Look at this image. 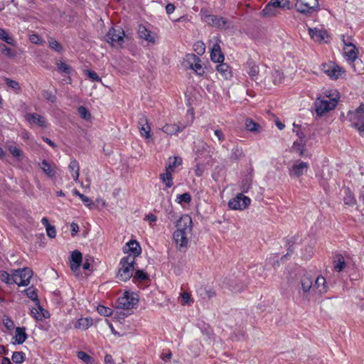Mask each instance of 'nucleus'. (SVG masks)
I'll use <instances>...</instances> for the list:
<instances>
[{
  "label": "nucleus",
  "instance_id": "13d9d810",
  "mask_svg": "<svg viewBox=\"0 0 364 364\" xmlns=\"http://www.w3.org/2000/svg\"><path fill=\"white\" fill-rule=\"evenodd\" d=\"M78 113L80 117L83 119L88 120L91 118V114L87 110V109L84 106H80L78 107Z\"/></svg>",
  "mask_w": 364,
  "mask_h": 364
},
{
  "label": "nucleus",
  "instance_id": "ddd939ff",
  "mask_svg": "<svg viewBox=\"0 0 364 364\" xmlns=\"http://www.w3.org/2000/svg\"><path fill=\"white\" fill-rule=\"evenodd\" d=\"M204 21L210 26L219 29H226L229 28L227 18L213 14H206L204 16Z\"/></svg>",
  "mask_w": 364,
  "mask_h": 364
},
{
  "label": "nucleus",
  "instance_id": "de8ad7c7",
  "mask_svg": "<svg viewBox=\"0 0 364 364\" xmlns=\"http://www.w3.org/2000/svg\"><path fill=\"white\" fill-rule=\"evenodd\" d=\"M182 164V159L179 156H174L172 161H170L166 165V168L173 171L176 166Z\"/></svg>",
  "mask_w": 364,
  "mask_h": 364
},
{
  "label": "nucleus",
  "instance_id": "473e14b6",
  "mask_svg": "<svg viewBox=\"0 0 364 364\" xmlns=\"http://www.w3.org/2000/svg\"><path fill=\"white\" fill-rule=\"evenodd\" d=\"M68 168H69L70 171L71 172L73 180L75 182H77L78 179H79V175H80V173H79L80 166H79V163L77 162V161L75 159H72L69 164Z\"/></svg>",
  "mask_w": 364,
  "mask_h": 364
},
{
  "label": "nucleus",
  "instance_id": "c85d7f7f",
  "mask_svg": "<svg viewBox=\"0 0 364 364\" xmlns=\"http://www.w3.org/2000/svg\"><path fill=\"white\" fill-rule=\"evenodd\" d=\"M346 267L343 256L341 254L336 255L333 260V267L337 272H342Z\"/></svg>",
  "mask_w": 364,
  "mask_h": 364
},
{
  "label": "nucleus",
  "instance_id": "5701e85b",
  "mask_svg": "<svg viewBox=\"0 0 364 364\" xmlns=\"http://www.w3.org/2000/svg\"><path fill=\"white\" fill-rule=\"evenodd\" d=\"M216 70L225 80H228L232 77L231 68L227 63H219L216 66Z\"/></svg>",
  "mask_w": 364,
  "mask_h": 364
},
{
  "label": "nucleus",
  "instance_id": "0e129e2a",
  "mask_svg": "<svg viewBox=\"0 0 364 364\" xmlns=\"http://www.w3.org/2000/svg\"><path fill=\"white\" fill-rule=\"evenodd\" d=\"M43 97L48 102H50L52 103L55 102L56 101V97L55 95L52 93V92L48 90H44L43 92Z\"/></svg>",
  "mask_w": 364,
  "mask_h": 364
},
{
  "label": "nucleus",
  "instance_id": "f8f14e48",
  "mask_svg": "<svg viewBox=\"0 0 364 364\" xmlns=\"http://www.w3.org/2000/svg\"><path fill=\"white\" fill-rule=\"evenodd\" d=\"M24 118L30 126L36 125L43 129L48 128V122L47 119L46 117L38 113H26L24 115Z\"/></svg>",
  "mask_w": 364,
  "mask_h": 364
},
{
  "label": "nucleus",
  "instance_id": "79ce46f5",
  "mask_svg": "<svg viewBox=\"0 0 364 364\" xmlns=\"http://www.w3.org/2000/svg\"><path fill=\"white\" fill-rule=\"evenodd\" d=\"M133 282H145L149 280V274L144 270L137 269L135 273L133 274Z\"/></svg>",
  "mask_w": 364,
  "mask_h": 364
},
{
  "label": "nucleus",
  "instance_id": "4c0bfd02",
  "mask_svg": "<svg viewBox=\"0 0 364 364\" xmlns=\"http://www.w3.org/2000/svg\"><path fill=\"white\" fill-rule=\"evenodd\" d=\"M242 148L239 146H235L231 149L230 159L234 161H238L244 157Z\"/></svg>",
  "mask_w": 364,
  "mask_h": 364
},
{
  "label": "nucleus",
  "instance_id": "aec40b11",
  "mask_svg": "<svg viewBox=\"0 0 364 364\" xmlns=\"http://www.w3.org/2000/svg\"><path fill=\"white\" fill-rule=\"evenodd\" d=\"M210 59L213 62L218 63L224 61L225 57L218 41L213 44L211 48Z\"/></svg>",
  "mask_w": 364,
  "mask_h": 364
},
{
  "label": "nucleus",
  "instance_id": "e433bc0d",
  "mask_svg": "<svg viewBox=\"0 0 364 364\" xmlns=\"http://www.w3.org/2000/svg\"><path fill=\"white\" fill-rule=\"evenodd\" d=\"M343 202L345 205H347L348 206H353L356 204V199L355 198L353 193H352L349 188H347L345 190Z\"/></svg>",
  "mask_w": 364,
  "mask_h": 364
},
{
  "label": "nucleus",
  "instance_id": "393cba45",
  "mask_svg": "<svg viewBox=\"0 0 364 364\" xmlns=\"http://www.w3.org/2000/svg\"><path fill=\"white\" fill-rule=\"evenodd\" d=\"M185 128H186L185 125L179 126L176 124H166V125H164L162 127L161 130L163 132H164L167 134L173 135V134H176L178 132H182Z\"/></svg>",
  "mask_w": 364,
  "mask_h": 364
},
{
  "label": "nucleus",
  "instance_id": "2f4dec72",
  "mask_svg": "<svg viewBox=\"0 0 364 364\" xmlns=\"http://www.w3.org/2000/svg\"><path fill=\"white\" fill-rule=\"evenodd\" d=\"M173 172L166 167L165 173L159 175V178L165 183L166 188H171L173 186Z\"/></svg>",
  "mask_w": 364,
  "mask_h": 364
},
{
  "label": "nucleus",
  "instance_id": "4d7b16f0",
  "mask_svg": "<svg viewBox=\"0 0 364 364\" xmlns=\"http://www.w3.org/2000/svg\"><path fill=\"white\" fill-rule=\"evenodd\" d=\"M193 49L198 55H202L205 51V46L203 42L197 41L193 45Z\"/></svg>",
  "mask_w": 364,
  "mask_h": 364
},
{
  "label": "nucleus",
  "instance_id": "f704fd0d",
  "mask_svg": "<svg viewBox=\"0 0 364 364\" xmlns=\"http://www.w3.org/2000/svg\"><path fill=\"white\" fill-rule=\"evenodd\" d=\"M28 336L26 333V328L24 327H16V334L14 336L15 341L18 344H22L27 338Z\"/></svg>",
  "mask_w": 364,
  "mask_h": 364
},
{
  "label": "nucleus",
  "instance_id": "a211bd4d",
  "mask_svg": "<svg viewBox=\"0 0 364 364\" xmlns=\"http://www.w3.org/2000/svg\"><path fill=\"white\" fill-rule=\"evenodd\" d=\"M343 50L346 60L350 63H353L358 58L359 52L353 43H349L347 47H343Z\"/></svg>",
  "mask_w": 364,
  "mask_h": 364
},
{
  "label": "nucleus",
  "instance_id": "680f3d73",
  "mask_svg": "<svg viewBox=\"0 0 364 364\" xmlns=\"http://www.w3.org/2000/svg\"><path fill=\"white\" fill-rule=\"evenodd\" d=\"M293 126V132L296 134V135L299 137L300 140H304V139L306 138V135L302 132L301 125L294 123Z\"/></svg>",
  "mask_w": 364,
  "mask_h": 364
},
{
  "label": "nucleus",
  "instance_id": "7c9ffc66",
  "mask_svg": "<svg viewBox=\"0 0 364 364\" xmlns=\"http://www.w3.org/2000/svg\"><path fill=\"white\" fill-rule=\"evenodd\" d=\"M291 149L294 152L297 153L299 156H304L306 152V141L300 140V141H294L292 144Z\"/></svg>",
  "mask_w": 364,
  "mask_h": 364
},
{
  "label": "nucleus",
  "instance_id": "72a5a7b5",
  "mask_svg": "<svg viewBox=\"0 0 364 364\" xmlns=\"http://www.w3.org/2000/svg\"><path fill=\"white\" fill-rule=\"evenodd\" d=\"M93 323V321L90 317L80 318L75 323V327L78 329L86 330Z\"/></svg>",
  "mask_w": 364,
  "mask_h": 364
},
{
  "label": "nucleus",
  "instance_id": "864d4df0",
  "mask_svg": "<svg viewBox=\"0 0 364 364\" xmlns=\"http://www.w3.org/2000/svg\"><path fill=\"white\" fill-rule=\"evenodd\" d=\"M178 203H185L188 204L191 201V196L188 193L178 195L176 200Z\"/></svg>",
  "mask_w": 364,
  "mask_h": 364
},
{
  "label": "nucleus",
  "instance_id": "c756f323",
  "mask_svg": "<svg viewBox=\"0 0 364 364\" xmlns=\"http://www.w3.org/2000/svg\"><path fill=\"white\" fill-rule=\"evenodd\" d=\"M197 62H201L200 58L193 53H189L186 55L183 65L186 68L191 69Z\"/></svg>",
  "mask_w": 364,
  "mask_h": 364
},
{
  "label": "nucleus",
  "instance_id": "bb28decb",
  "mask_svg": "<svg viewBox=\"0 0 364 364\" xmlns=\"http://www.w3.org/2000/svg\"><path fill=\"white\" fill-rule=\"evenodd\" d=\"M196 159H200L202 158L207 159L210 157V151H209V146L201 141L199 147L196 151Z\"/></svg>",
  "mask_w": 364,
  "mask_h": 364
},
{
  "label": "nucleus",
  "instance_id": "9b49d317",
  "mask_svg": "<svg viewBox=\"0 0 364 364\" xmlns=\"http://www.w3.org/2000/svg\"><path fill=\"white\" fill-rule=\"evenodd\" d=\"M314 280V279L311 274H304L300 278L299 294L303 297H306L311 289H313Z\"/></svg>",
  "mask_w": 364,
  "mask_h": 364
},
{
  "label": "nucleus",
  "instance_id": "58836bf2",
  "mask_svg": "<svg viewBox=\"0 0 364 364\" xmlns=\"http://www.w3.org/2000/svg\"><path fill=\"white\" fill-rule=\"evenodd\" d=\"M0 279L3 282L9 285L17 283V279L14 277V274L11 276L5 270L0 271Z\"/></svg>",
  "mask_w": 364,
  "mask_h": 364
},
{
  "label": "nucleus",
  "instance_id": "37998d69",
  "mask_svg": "<svg viewBox=\"0 0 364 364\" xmlns=\"http://www.w3.org/2000/svg\"><path fill=\"white\" fill-rule=\"evenodd\" d=\"M8 149L11 154L18 161H21L23 156V152L14 144L8 146Z\"/></svg>",
  "mask_w": 364,
  "mask_h": 364
},
{
  "label": "nucleus",
  "instance_id": "69168bd1",
  "mask_svg": "<svg viewBox=\"0 0 364 364\" xmlns=\"http://www.w3.org/2000/svg\"><path fill=\"white\" fill-rule=\"evenodd\" d=\"M3 323L8 330H11L14 327V321L9 316L4 317Z\"/></svg>",
  "mask_w": 364,
  "mask_h": 364
},
{
  "label": "nucleus",
  "instance_id": "a878e982",
  "mask_svg": "<svg viewBox=\"0 0 364 364\" xmlns=\"http://www.w3.org/2000/svg\"><path fill=\"white\" fill-rule=\"evenodd\" d=\"M270 6L274 8H282L290 9V2L289 0H271L265 6L263 11L265 12Z\"/></svg>",
  "mask_w": 364,
  "mask_h": 364
},
{
  "label": "nucleus",
  "instance_id": "0eeeda50",
  "mask_svg": "<svg viewBox=\"0 0 364 364\" xmlns=\"http://www.w3.org/2000/svg\"><path fill=\"white\" fill-rule=\"evenodd\" d=\"M295 8L298 12L308 15L318 11L319 4L318 0H297Z\"/></svg>",
  "mask_w": 364,
  "mask_h": 364
},
{
  "label": "nucleus",
  "instance_id": "603ef678",
  "mask_svg": "<svg viewBox=\"0 0 364 364\" xmlns=\"http://www.w3.org/2000/svg\"><path fill=\"white\" fill-rule=\"evenodd\" d=\"M56 65L58 73H65L66 74H70L71 73V67L65 63H57Z\"/></svg>",
  "mask_w": 364,
  "mask_h": 364
},
{
  "label": "nucleus",
  "instance_id": "774afa93",
  "mask_svg": "<svg viewBox=\"0 0 364 364\" xmlns=\"http://www.w3.org/2000/svg\"><path fill=\"white\" fill-rule=\"evenodd\" d=\"M80 199L86 207H88L90 209L94 207V203L92 202V200L84 194L80 196Z\"/></svg>",
  "mask_w": 364,
  "mask_h": 364
},
{
  "label": "nucleus",
  "instance_id": "39448f33",
  "mask_svg": "<svg viewBox=\"0 0 364 364\" xmlns=\"http://www.w3.org/2000/svg\"><path fill=\"white\" fill-rule=\"evenodd\" d=\"M139 302L138 298L133 292L125 291L122 296L118 298L117 308L124 310H129L134 308Z\"/></svg>",
  "mask_w": 364,
  "mask_h": 364
},
{
  "label": "nucleus",
  "instance_id": "a19ab883",
  "mask_svg": "<svg viewBox=\"0 0 364 364\" xmlns=\"http://www.w3.org/2000/svg\"><path fill=\"white\" fill-rule=\"evenodd\" d=\"M48 47L53 50L61 53L63 51V46L53 37L48 38Z\"/></svg>",
  "mask_w": 364,
  "mask_h": 364
},
{
  "label": "nucleus",
  "instance_id": "f03ea898",
  "mask_svg": "<svg viewBox=\"0 0 364 364\" xmlns=\"http://www.w3.org/2000/svg\"><path fill=\"white\" fill-rule=\"evenodd\" d=\"M135 263L134 257L131 255L123 257L119 261L117 279L124 282L129 280L133 276Z\"/></svg>",
  "mask_w": 364,
  "mask_h": 364
},
{
  "label": "nucleus",
  "instance_id": "20e7f679",
  "mask_svg": "<svg viewBox=\"0 0 364 364\" xmlns=\"http://www.w3.org/2000/svg\"><path fill=\"white\" fill-rule=\"evenodd\" d=\"M321 70L331 80H337L345 75V69L333 61L323 63L321 65Z\"/></svg>",
  "mask_w": 364,
  "mask_h": 364
},
{
  "label": "nucleus",
  "instance_id": "c03bdc74",
  "mask_svg": "<svg viewBox=\"0 0 364 364\" xmlns=\"http://www.w3.org/2000/svg\"><path fill=\"white\" fill-rule=\"evenodd\" d=\"M23 291L30 299L36 302V304H38L39 300L38 299L37 290L33 286L29 287Z\"/></svg>",
  "mask_w": 364,
  "mask_h": 364
},
{
  "label": "nucleus",
  "instance_id": "7ed1b4c3",
  "mask_svg": "<svg viewBox=\"0 0 364 364\" xmlns=\"http://www.w3.org/2000/svg\"><path fill=\"white\" fill-rule=\"evenodd\" d=\"M348 117L352 125L356 128L360 136H364V103L353 111L348 112Z\"/></svg>",
  "mask_w": 364,
  "mask_h": 364
},
{
  "label": "nucleus",
  "instance_id": "ea45409f",
  "mask_svg": "<svg viewBox=\"0 0 364 364\" xmlns=\"http://www.w3.org/2000/svg\"><path fill=\"white\" fill-rule=\"evenodd\" d=\"M41 168L49 178H52L55 177V171L46 160L44 159L42 161L41 164Z\"/></svg>",
  "mask_w": 364,
  "mask_h": 364
},
{
  "label": "nucleus",
  "instance_id": "1a4fd4ad",
  "mask_svg": "<svg viewBox=\"0 0 364 364\" xmlns=\"http://www.w3.org/2000/svg\"><path fill=\"white\" fill-rule=\"evenodd\" d=\"M250 198L241 193H237L235 198L229 200L228 206L232 210H241L245 209L250 204Z\"/></svg>",
  "mask_w": 364,
  "mask_h": 364
},
{
  "label": "nucleus",
  "instance_id": "8fccbe9b",
  "mask_svg": "<svg viewBox=\"0 0 364 364\" xmlns=\"http://www.w3.org/2000/svg\"><path fill=\"white\" fill-rule=\"evenodd\" d=\"M0 51L2 54L9 58H14L16 55L14 51L3 43L0 44Z\"/></svg>",
  "mask_w": 364,
  "mask_h": 364
},
{
  "label": "nucleus",
  "instance_id": "2eb2a0df",
  "mask_svg": "<svg viewBox=\"0 0 364 364\" xmlns=\"http://www.w3.org/2000/svg\"><path fill=\"white\" fill-rule=\"evenodd\" d=\"M176 230H181V232L191 234L193 230V222L190 215L184 214L176 221Z\"/></svg>",
  "mask_w": 364,
  "mask_h": 364
},
{
  "label": "nucleus",
  "instance_id": "b1692460",
  "mask_svg": "<svg viewBox=\"0 0 364 364\" xmlns=\"http://www.w3.org/2000/svg\"><path fill=\"white\" fill-rule=\"evenodd\" d=\"M138 34L140 38L144 39L148 41L149 43H154V37L152 33L149 30H148L144 26H139Z\"/></svg>",
  "mask_w": 364,
  "mask_h": 364
},
{
  "label": "nucleus",
  "instance_id": "423d86ee",
  "mask_svg": "<svg viewBox=\"0 0 364 364\" xmlns=\"http://www.w3.org/2000/svg\"><path fill=\"white\" fill-rule=\"evenodd\" d=\"M124 31L120 26L111 28L105 36V41L112 46H122L124 43Z\"/></svg>",
  "mask_w": 364,
  "mask_h": 364
},
{
  "label": "nucleus",
  "instance_id": "052dcab7",
  "mask_svg": "<svg viewBox=\"0 0 364 364\" xmlns=\"http://www.w3.org/2000/svg\"><path fill=\"white\" fill-rule=\"evenodd\" d=\"M97 310L100 315L105 316H109L112 314V310L110 308L106 307L103 305H98Z\"/></svg>",
  "mask_w": 364,
  "mask_h": 364
},
{
  "label": "nucleus",
  "instance_id": "f3484780",
  "mask_svg": "<svg viewBox=\"0 0 364 364\" xmlns=\"http://www.w3.org/2000/svg\"><path fill=\"white\" fill-rule=\"evenodd\" d=\"M138 127L140 135L145 139H150L151 135V127L148 122L147 117L141 114L139 118Z\"/></svg>",
  "mask_w": 364,
  "mask_h": 364
},
{
  "label": "nucleus",
  "instance_id": "09e8293b",
  "mask_svg": "<svg viewBox=\"0 0 364 364\" xmlns=\"http://www.w3.org/2000/svg\"><path fill=\"white\" fill-rule=\"evenodd\" d=\"M25 353L22 351H17L13 353L12 360L16 364H21L24 361Z\"/></svg>",
  "mask_w": 364,
  "mask_h": 364
},
{
  "label": "nucleus",
  "instance_id": "dca6fc26",
  "mask_svg": "<svg viewBox=\"0 0 364 364\" xmlns=\"http://www.w3.org/2000/svg\"><path fill=\"white\" fill-rule=\"evenodd\" d=\"M122 250L124 254H129L128 255L134 257V259L141 253L140 245L136 240H131L127 242Z\"/></svg>",
  "mask_w": 364,
  "mask_h": 364
},
{
  "label": "nucleus",
  "instance_id": "5fc2aeb1",
  "mask_svg": "<svg viewBox=\"0 0 364 364\" xmlns=\"http://www.w3.org/2000/svg\"><path fill=\"white\" fill-rule=\"evenodd\" d=\"M200 295L203 296L204 298L211 299L216 295L215 291L210 288H201L200 289Z\"/></svg>",
  "mask_w": 364,
  "mask_h": 364
},
{
  "label": "nucleus",
  "instance_id": "6e6d98bb",
  "mask_svg": "<svg viewBox=\"0 0 364 364\" xmlns=\"http://www.w3.org/2000/svg\"><path fill=\"white\" fill-rule=\"evenodd\" d=\"M252 187V181L249 178H245L242 181L240 190L242 193H247Z\"/></svg>",
  "mask_w": 364,
  "mask_h": 364
},
{
  "label": "nucleus",
  "instance_id": "c9c22d12",
  "mask_svg": "<svg viewBox=\"0 0 364 364\" xmlns=\"http://www.w3.org/2000/svg\"><path fill=\"white\" fill-rule=\"evenodd\" d=\"M309 34L310 37L315 41H323L324 40L326 36V31L316 28H309Z\"/></svg>",
  "mask_w": 364,
  "mask_h": 364
},
{
  "label": "nucleus",
  "instance_id": "cd10ccee",
  "mask_svg": "<svg viewBox=\"0 0 364 364\" xmlns=\"http://www.w3.org/2000/svg\"><path fill=\"white\" fill-rule=\"evenodd\" d=\"M245 129L252 133H260L262 127L253 119L247 118L245 122Z\"/></svg>",
  "mask_w": 364,
  "mask_h": 364
},
{
  "label": "nucleus",
  "instance_id": "a18cd8bd",
  "mask_svg": "<svg viewBox=\"0 0 364 364\" xmlns=\"http://www.w3.org/2000/svg\"><path fill=\"white\" fill-rule=\"evenodd\" d=\"M5 82L7 86L14 90L16 93H19L21 92V86L17 81L10 78H5Z\"/></svg>",
  "mask_w": 364,
  "mask_h": 364
},
{
  "label": "nucleus",
  "instance_id": "bf43d9fd",
  "mask_svg": "<svg viewBox=\"0 0 364 364\" xmlns=\"http://www.w3.org/2000/svg\"><path fill=\"white\" fill-rule=\"evenodd\" d=\"M77 357L86 364L92 363V357H90L87 353L84 351H78L77 353Z\"/></svg>",
  "mask_w": 364,
  "mask_h": 364
},
{
  "label": "nucleus",
  "instance_id": "412c9836",
  "mask_svg": "<svg viewBox=\"0 0 364 364\" xmlns=\"http://www.w3.org/2000/svg\"><path fill=\"white\" fill-rule=\"evenodd\" d=\"M246 72L253 80H256L259 72V66L254 60H249L246 63Z\"/></svg>",
  "mask_w": 364,
  "mask_h": 364
},
{
  "label": "nucleus",
  "instance_id": "4468645a",
  "mask_svg": "<svg viewBox=\"0 0 364 364\" xmlns=\"http://www.w3.org/2000/svg\"><path fill=\"white\" fill-rule=\"evenodd\" d=\"M188 233L181 232L180 230H176L173 234V238L177 249L180 252H186L188 246Z\"/></svg>",
  "mask_w": 364,
  "mask_h": 364
},
{
  "label": "nucleus",
  "instance_id": "338daca9",
  "mask_svg": "<svg viewBox=\"0 0 364 364\" xmlns=\"http://www.w3.org/2000/svg\"><path fill=\"white\" fill-rule=\"evenodd\" d=\"M205 171V165L203 164H197L195 168V174L200 177L202 176Z\"/></svg>",
  "mask_w": 364,
  "mask_h": 364
},
{
  "label": "nucleus",
  "instance_id": "6ab92c4d",
  "mask_svg": "<svg viewBox=\"0 0 364 364\" xmlns=\"http://www.w3.org/2000/svg\"><path fill=\"white\" fill-rule=\"evenodd\" d=\"M82 262V253L78 250H74L70 255V267L71 270L74 272H77L81 266Z\"/></svg>",
  "mask_w": 364,
  "mask_h": 364
},
{
  "label": "nucleus",
  "instance_id": "3c124183",
  "mask_svg": "<svg viewBox=\"0 0 364 364\" xmlns=\"http://www.w3.org/2000/svg\"><path fill=\"white\" fill-rule=\"evenodd\" d=\"M198 326L201 332L210 338V336L213 335V330L210 328V326L208 324L203 322L202 323H198Z\"/></svg>",
  "mask_w": 364,
  "mask_h": 364
},
{
  "label": "nucleus",
  "instance_id": "4be33fe9",
  "mask_svg": "<svg viewBox=\"0 0 364 364\" xmlns=\"http://www.w3.org/2000/svg\"><path fill=\"white\" fill-rule=\"evenodd\" d=\"M327 289L326 279L321 275L318 276L313 284V290H316L318 294H321L326 292Z\"/></svg>",
  "mask_w": 364,
  "mask_h": 364
},
{
  "label": "nucleus",
  "instance_id": "49530a36",
  "mask_svg": "<svg viewBox=\"0 0 364 364\" xmlns=\"http://www.w3.org/2000/svg\"><path fill=\"white\" fill-rule=\"evenodd\" d=\"M0 39L5 41L6 43L14 46L15 44V41L11 36H9L6 31L0 28Z\"/></svg>",
  "mask_w": 364,
  "mask_h": 364
},
{
  "label": "nucleus",
  "instance_id": "e2e57ef3",
  "mask_svg": "<svg viewBox=\"0 0 364 364\" xmlns=\"http://www.w3.org/2000/svg\"><path fill=\"white\" fill-rule=\"evenodd\" d=\"M201 62L196 63L193 67H191V70H193L195 73L198 76H203L205 73L204 68L202 67L200 63Z\"/></svg>",
  "mask_w": 364,
  "mask_h": 364
},
{
  "label": "nucleus",
  "instance_id": "f257e3e1",
  "mask_svg": "<svg viewBox=\"0 0 364 364\" xmlns=\"http://www.w3.org/2000/svg\"><path fill=\"white\" fill-rule=\"evenodd\" d=\"M340 98V94L337 90L326 91L323 95L318 97L314 102L316 114L318 117H322L326 113L334 109Z\"/></svg>",
  "mask_w": 364,
  "mask_h": 364
},
{
  "label": "nucleus",
  "instance_id": "9d476101",
  "mask_svg": "<svg viewBox=\"0 0 364 364\" xmlns=\"http://www.w3.org/2000/svg\"><path fill=\"white\" fill-rule=\"evenodd\" d=\"M309 164L300 159L296 160L289 168V175L291 178H299L307 171Z\"/></svg>",
  "mask_w": 364,
  "mask_h": 364
},
{
  "label": "nucleus",
  "instance_id": "6e6552de",
  "mask_svg": "<svg viewBox=\"0 0 364 364\" xmlns=\"http://www.w3.org/2000/svg\"><path fill=\"white\" fill-rule=\"evenodd\" d=\"M14 276L17 279L16 284L18 287H26L30 284L33 271L28 267L16 269L14 272Z\"/></svg>",
  "mask_w": 364,
  "mask_h": 364
}]
</instances>
